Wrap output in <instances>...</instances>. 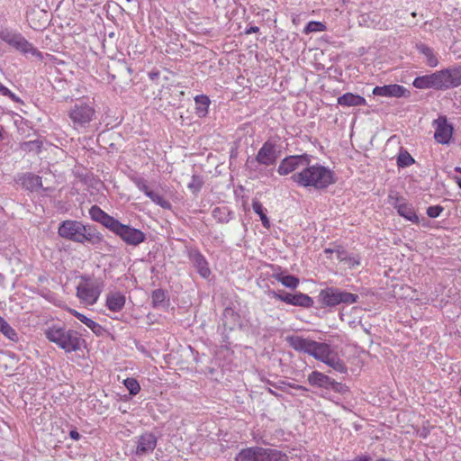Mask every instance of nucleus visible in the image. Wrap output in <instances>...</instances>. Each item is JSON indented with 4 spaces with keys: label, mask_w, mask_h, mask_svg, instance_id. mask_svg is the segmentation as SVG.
I'll use <instances>...</instances> for the list:
<instances>
[{
    "label": "nucleus",
    "mask_w": 461,
    "mask_h": 461,
    "mask_svg": "<svg viewBox=\"0 0 461 461\" xmlns=\"http://www.w3.org/2000/svg\"><path fill=\"white\" fill-rule=\"evenodd\" d=\"M290 387H293V388H295L297 390H302V391H304V392H307L308 389L303 385H292V384H289Z\"/></svg>",
    "instance_id": "nucleus-50"
},
{
    "label": "nucleus",
    "mask_w": 461,
    "mask_h": 461,
    "mask_svg": "<svg viewBox=\"0 0 461 461\" xmlns=\"http://www.w3.org/2000/svg\"><path fill=\"white\" fill-rule=\"evenodd\" d=\"M125 301V296L122 294L113 292L107 294L105 305L110 311L119 312L124 307Z\"/></svg>",
    "instance_id": "nucleus-20"
},
{
    "label": "nucleus",
    "mask_w": 461,
    "mask_h": 461,
    "mask_svg": "<svg viewBox=\"0 0 461 461\" xmlns=\"http://www.w3.org/2000/svg\"><path fill=\"white\" fill-rule=\"evenodd\" d=\"M147 196L154 203H156L157 205H159L160 207H162L164 209L171 208V203L157 192L150 190L149 193H147Z\"/></svg>",
    "instance_id": "nucleus-32"
},
{
    "label": "nucleus",
    "mask_w": 461,
    "mask_h": 461,
    "mask_svg": "<svg viewBox=\"0 0 461 461\" xmlns=\"http://www.w3.org/2000/svg\"><path fill=\"white\" fill-rule=\"evenodd\" d=\"M25 185L29 188H36L41 186V178L38 176L30 175L25 180Z\"/></svg>",
    "instance_id": "nucleus-41"
},
{
    "label": "nucleus",
    "mask_w": 461,
    "mask_h": 461,
    "mask_svg": "<svg viewBox=\"0 0 461 461\" xmlns=\"http://www.w3.org/2000/svg\"><path fill=\"white\" fill-rule=\"evenodd\" d=\"M0 93L3 95L8 96L9 98H11L14 102H20V98L18 96H16L15 94L11 92L6 86L2 85L1 83H0Z\"/></svg>",
    "instance_id": "nucleus-44"
},
{
    "label": "nucleus",
    "mask_w": 461,
    "mask_h": 461,
    "mask_svg": "<svg viewBox=\"0 0 461 461\" xmlns=\"http://www.w3.org/2000/svg\"><path fill=\"white\" fill-rule=\"evenodd\" d=\"M278 152L276 143L267 140L258 149L256 157L249 158L246 161V167L249 170L257 171L258 166L270 167L276 163Z\"/></svg>",
    "instance_id": "nucleus-6"
},
{
    "label": "nucleus",
    "mask_w": 461,
    "mask_h": 461,
    "mask_svg": "<svg viewBox=\"0 0 461 461\" xmlns=\"http://www.w3.org/2000/svg\"><path fill=\"white\" fill-rule=\"evenodd\" d=\"M268 392H269L270 393H272L273 395H276V396L277 395V394L274 392V390H272V389H270V388L268 389Z\"/></svg>",
    "instance_id": "nucleus-56"
},
{
    "label": "nucleus",
    "mask_w": 461,
    "mask_h": 461,
    "mask_svg": "<svg viewBox=\"0 0 461 461\" xmlns=\"http://www.w3.org/2000/svg\"><path fill=\"white\" fill-rule=\"evenodd\" d=\"M392 204L400 216L413 223H419V216L411 203H407L402 197H396Z\"/></svg>",
    "instance_id": "nucleus-13"
},
{
    "label": "nucleus",
    "mask_w": 461,
    "mask_h": 461,
    "mask_svg": "<svg viewBox=\"0 0 461 461\" xmlns=\"http://www.w3.org/2000/svg\"><path fill=\"white\" fill-rule=\"evenodd\" d=\"M312 161V159L308 160V166L291 176L293 182L300 187L317 191L326 189L336 182L335 173L329 167Z\"/></svg>",
    "instance_id": "nucleus-1"
},
{
    "label": "nucleus",
    "mask_w": 461,
    "mask_h": 461,
    "mask_svg": "<svg viewBox=\"0 0 461 461\" xmlns=\"http://www.w3.org/2000/svg\"><path fill=\"white\" fill-rule=\"evenodd\" d=\"M68 312L73 315L75 316L77 319H78L80 321V319L82 317L80 316H83L84 314L78 312L77 311L74 310V309H68Z\"/></svg>",
    "instance_id": "nucleus-48"
},
{
    "label": "nucleus",
    "mask_w": 461,
    "mask_h": 461,
    "mask_svg": "<svg viewBox=\"0 0 461 461\" xmlns=\"http://www.w3.org/2000/svg\"><path fill=\"white\" fill-rule=\"evenodd\" d=\"M89 215L91 219L95 221H97L104 225L105 228H107L109 230L113 225L116 219L108 213H106L104 211H103L99 206L93 205L89 209Z\"/></svg>",
    "instance_id": "nucleus-16"
},
{
    "label": "nucleus",
    "mask_w": 461,
    "mask_h": 461,
    "mask_svg": "<svg viewBox=\"0 0 461 461\" xmlns=\"http://www.w3.org/2000/svg\"><path fill=\"white\" fill-rule=\"evenodd\" d=\"M19 33L14 32L8 29H0V39L9 45H12Z\"/></svg>",
    "instance_id": "nucleus-37"
},
{
    "label": "nucleus",
    "mask_w": 461,
    "mask_h": 461,
    "mask_svg": "<svg viewBox=\"0 0 461 461\" xmlns=\"http://www.w3.org/2000/svg\"><path fill=\"white\" fill-rule=\"evenodd\" d=\"M219 220L220 221H224L225 219L221 218V217H219Z\"/></svg>",
    "instance_id": "nucleus-58"
},
{
    "label": "nucleus",
    "mask_w": 461,
    "mask_h": 461,
    "mask_svg": "<svg viewBox=\"0 0 461 461\" xmlns=\"http://www.w3.org/2000/svg\"><path fill=\"white\" fill-rule=\"evenodd\" d=\"M80 321L84 323L87 328H89L95 334L102 335L104 331V328L95 321L87 318L86 316H81Z\"/></svg>",
    "instance_id": "nucleus-33"
},
{
    "label": "nucleus",
    "mask_w": 461,
    "mask_h": 461,
    "mask_svg": "<svg viewBox=\"0 0 461 461\" xmlns=\"http://www.w3.org/2000/svg\"><path fill=\"white\" fill-rule=\"evenodd\" d=\"M192 260L198 273L203 277L207 278L210 276L211 271L210 268L208 267V263L205 260L204 257L202 254L196 252L192 254Z\"/></svg>",
    "instance_id": "nucleus-25"
},
{
    "label": "nucleus",
    "mask_w": 461,
    "mask_h": 461,
    "mask_svg": "<svg viewBox=\"0 0 461 461\" xmlns=\"http://www.w3.org/2000/svg\"><path fill=\"white\" fill-rule=\"evenodd\" d=\"M157 446V438L152 433H144L137 440L136 455L145 456L151 453Z\"/></svg>",
    "instance_id": "nucleus-15"
},
{
    "label": "nucleus",
    "mask_w": 461,
    "mask_h": 461,
    "mask_svg": "<svg viewBox=\"0 0 461 461\" xmlns=\"http://www.w3.org/2000/svg\"><path fill=\"white\" fill-rule=\"evenodd\" d=\"M438 90L457 87L461 85V67H453L436 72Z\"/></svg>",
    "instance_id": "nucleus-11"
},
{
    "label": "nucleus",
    "mask_w": 461,
    "mask_h": 461,
    "mask_svg": "<svg viewBox=\"0 0 461 461\" xmlns=\"http://www.w3.org/2000/svg\"><path fill=\"white\" fill-rule=\"evenodd\" d=\"M278 299L282 302H285L288 304H292L293 305V298H294V294H285L284 295H277Z\"/></svg>",
    "instance_id": "nucleus-46"
},
{
    "label": "nucleus",
    "mask_w": 461,
    "mask_h": 461,
    "mask_svg": "<svg viewBox=\"0 0 461 461\" xmlns=\"http://www.w3.org/2000/svg\"><path fill=\"white\" fill-rule=\"evenodd\" d=\"M1 138H3V134H2V132L0 131V139H1Z\"/></svg>",
    "instance_id": "nucleus-59"
},
{
    "label": "nucleus",
    "mask_w": 461,
    "mask_h": 461,
    "mask_svg": "<svg viewBox=\"0 0 461 461\" xmlns=\"http://www.w3.org/2000/svg\"><path fill=\"white\" fill-rule=\"evenodd\" d=\"M312 156L309 154L292 155L283 158L277 167V173L280 176H287L295 171L303 170L305 166H308V160H312Z\"/></svg>",
    "instance_id": "nucleus-10"
},
{
    "label": "nucleus",
    "mask_w": 461,
    "mask_h": 461,
    "mask_svg": "<svg viewBox=\"0 0 461 461\" xmlns=\"http://www.w3.org/2000/svg\"><path fill=\"white\" fill-rule=\"evenodd\" d=\"M235 461H287V456L276 449L252 447L241 449Z\"/></svg>",
    "instance_id": "nucleus-4"
},
{
    "label": "nucleus",
    "mask_w": 461,
    "mask_h": 461,
    "mask_svg": "<svg viewBox=\"0 0 461 461\" xmlns=\"http://www.w3.org/2000/svg\"><path fill=\"white\" fill-rule=\"evenodd\" d=\"M203 185V178L199 176L194 175L187 186L193 194H197L202 189Z\"/></svg>",
    "instance_id": "nucleus-35"
},
{
    "label": "nucleus",
    "mask_w": 461,
    "mask_h": 461,
    "mask_svg": "<svg viewBox=\"0 0 461 461\" xmlns=\"http://www.w3.org/2000/svg\"><path fill=\"white\" fill-rule=\"evenodd\" d=\"M338 257L341 261L348 262L349 267H352V268L360 264L358 258L348 257L345 253H339Z\"/></svg>",
    "instance_id": "nucleus-42"
},
{
    "label": "nucleus",
    "mask_w": 461,
    "mask_h": 461,
    "mask_svg": "<svg viewBox=\"0 0 461 461\" xmlns=\"http://www.w3.org/2000/svg\"><path fill=\"white\" fill-rule=\"evenodd\" d=\"M416 50L424 56L428 66L435 68L438 65V59L430 47L420 42L416 44Z\"/></svg>",
    "instance_id": "nucleus-23"
},
{
    "label": "nucleus",
    "mask_w": 461,
    "mask_h": 461,
    "mask_svg": "<svg viewBox=\"0 0 461 461\" xmlns=\"http://www.w3.org/2000/svg\"><path fill=\"white\" fill-rule=\"evenodd\" d=\"M455 171L461 173V167H455Z\"/></svg>",
    "instance_id": "nucleus-55"
},
{
    "label": "nucleus",
    "mask_w": 461,
    "mask_h": 461,
    "mask_svg": "<svg viewBox=\"0 0 461 461\" xmlns=\"http://www.w3.org/2000/svg\"><path fill=\"white\" fill-rule=\"evenodd\" d=\"M308 383L312 386L329 388L335 384V381L319 371H313L308 375Z\"/></svg>",
    "instance_id": "nucleus-19"
},
{
    "label": "nucleus",
    "mask_w": 461,
    "mask_h": 461,
    "mask_svg": "<svg viewBox=\"0 0 461 461\" xmlns=\"http://www.w3.org/2000/svg\"><path fill=\"white\" fill-rule=\"evenodd\" d=\"M318 298L323 306L334 307L340 303L352 304L357 301L358 295L337 287H327L320 292Z\"/></svg>",
    "instance_id": "nucleus-7"
},
{
    "label": "nucleus",
    "mask_w": 461,
    "mask_h": 461,
    "mask_svg": "<svg viewBox=\"0 0 461 461\" xmlns=\"http://www.w3.org/2000/svg\"><path fill=\"white\" fill-rule=\"evenodd\" d=\"M44 334L50 342L55 343L67 353L79 350L84 342L76 330L61 325L53 324L48 327Z\"/></svg>",
    "instance_id": "nucleus-2"
},
{
    "label": "nucleus",
    "mask_w": 461,
    "mask_h": 461,
    "mask_svg": "<svg viewBox=\"0 0 461 461\" xmlns=\"http://www.w3.org/2000/svg\"><path fill=\"white\" fill-rule=\"evenodd\" d=\"M218 212H221V209L220 208H215L213 211H212V214L215 218H217V213Z\"/></svg>",
    "instance_id": "nucleus-52"
},
{
    "label": "nucleus",
    "mask_w": 461,
    "mask_h": 461,
    "mask_svg": "<svg viewBox=\"0 0 461 461\" xmlns=\"http://www.w3.org/2000/svg\"><path fill=\"white\" fill-rule=\"evenodd\" d=\"M281 384H285V383L284 381H281V382H279V384H275V387L283 389Z\"/></svg>",
    "instance_id": "nucleus-53"
},
{
    "label": "nucleus",
    "mask_w": 461,
    "mask_h": 461,
    "mask_svg": "<svg viewBox=\"0 0 461 461\" xmlns=\"http://www.w3.org/2000/svg\"><path fill=\"white\" fill-rule=\"evenodd\" d=\"M442 212H443V207L440 206V205L429 206L427 209V214L430 218H437V217H438Z\"/></svg>",
    "instance_id": "nucleus-43"
},
{
    "label": "nucleus",
    "mask_w": 461,
    "mask_h": 461,
    "mask_svg": "<svg viewBox=\"0 0 461 461\" xmlns=\"http://www.w3.org/2000/svg\"><path fill=\"white\" fill-rule=\"evenodd\" d=\"M194 100L196 104V113L200 117L205 116L210 104L209 98L206 95H197Z\"/></svg>",
    "instance_id": "nucleus-29"
},
{
    "label": "nucleus",
    "mask_w": 461,
    "mask_h": 461,
    "mask_svg": "<svg viewBox=\"0 0 461 461\" xmlns=\"http://www.w3.org/2000/svg\"><path fill=\"white\" fill-rule=\"evenodd\" d=\"M123 384L131 395H136L140 390L138 381L134 378H126Z\"/></svg>",
    "instance_id": "nucleus-38"
},
{
    "label": "nucleus",
    "mask_w": 461,
    "mask_h": 461,
    "mask_svg": "<svg viewBox=\"0 0 461 461\" xmlns=\"http://www.w3.org/2000/svg\"><path fill=\"white\" fill-rule=\"evenodd\" d=\"M69 436L74 440H78L81 437L80 434L75 429H73L69 432Z\"/></svg>",
    "instance_id": "nucleus-47"
},
{
    "label": "nucleus",
    "mask_w": 461,
    "mask_h": 461,
    "mask_svg": "<svg viewBox=\"0 0 461 461\" xmlns=\"http://www.w3.org/2000/svg\"><path fill=\"white\" fill-rule=\"evenodd\" d=\"M330 350L331 348L329 344L314 341L310 355L322 362Z\"/></svg>",
    "instance_id": "nucleus-26"
},
{
    "label": "nucleus",
    "mask_w": 461,
    "mask_h": 461,
    "mask_svg": "<svg viewBox=\"0 0 461 461\" xmlns=\"http://www.w3.org/2000/svg\"><path fill=\"white\" fill-rule=\"evenodd\" d=\"M58 233L60 237L77 243L95 242L100 240L97 233L89 226L72 220L64 221L59 225Z\"/></svg>",
    "instance_id": "nucleus-3"
},
{
    "label": "nucleus",
    "mask_w": 461,
    "mask_h": 461,
    "mask_svg": "<svg viewBox=\"0 0 461 461\" xmlns=\"http://www.w3.org/2000/svg\"><path fill=\"white\" fill-rule=\"evenodd\" d=\"M259 31V28L257 26H251L249 29L246 30L247 34L258 32Z\"/></svg>",
    "instance_id": "nucleus-49"
},
{
    "label": "nucleus",
    "mask_w": 461,
    "mask_h": 461,
    "mask_svg": "<svg viewBox=\"0 0 461 461\" xmlns=\"http://www.w3.org/2000/svg\"><path fill=\"white\" fill-rule=\"evenodd\" d=\"M435 126L434 139L440 144H448L453 135V127L447 122V118L439 116L433 122Z\"/></svg>",
    "instance_id": "nucleus-12"
},
{
    "label": "nucleus",
    "mask_w": 461,
    "mask_h": 461,
    "mask_svg": "<svg viewBox=\"0 0 461 461\" xmlns=\"http://www.w3.org/2000/svg\"><path fill=\"white\" fill-rule=\"evenodd\" d=\"M252 209L257 213L262 221V224L265 228L270 227V221L266 214V209L263 207L262 203L258 200L252 201Z\"/></svg>",
    "instance_id": "nucleus-28"
},
{
    "label": "nucleus",
    "mask_w": 461,
    "mask_h": 461,
    "mask_svg": "<svg viewBox=\"0 0 461 461\" xmlns=\"http://www.w3.org/2000/svg\"><path fill=\"white\" fill-rule=\"evenodd\" d=\"M224 325L228 326L230 330L234 328L239 322V315L231 308H226L223 312Z\"/></svg>",
    "instance_id": "nucleus-30"
},
{
    "label": "nucleus",
    "mask_w": 461,
    "mask_h": 461,
    "mask_svg": "<svg viewBox=\"0 0 461 461\" xmlns=\"http://www.w3.org/2000/svg\"><path fill=\"white\" fill-rule=\"evenodd\" d=\"M335 371L339 373H346L347 367L344 362L339 357L338 354L331 349L330 352L327 355L325 359L322 361Z\"/></svg>",
    "instance_id": "nucleus-24"
},
{
    "label": "nucleus",
    "mask_w": 461,
    "mask_h": 461,
    "mask_svg": "<svg viewBox=\"0 0 461 461\" xmlns=\"http://www.w3.org/2000/svg\"><path fill=\"white\" fill-rule=\"evenodd\" d=\"M338 104L341 106H363L366 104V99L353 93H346L339 96L337 100Z\"/></svg>",
    "instance_id": "nucleus-21"
},
{
    "label": "nucleus",
    "mask_w": 461,
    "mask_h": 461,
    "mask_svg": "<svg viewBox=\"0 0 461 461\" xmlns=\"http://www.w3.org/2000/svg\"><path fill=\"white\" fill-rule=\"evenodd\" d=\"M414 163V158L407 152H402L399 154L397 158V165L400 167H405L412 165Z\"/></svg>",
    "instance_id": "nucleus-36"
},
{
    "label": "nucleus",
    "mask_w": 461,
    "mask_h": 461,
    "mask_svg": "<svg viewBox=\"0 0 461 461\" xmlns=\"http://www.w3.org/2000/svg\"><path fill=\"white\" fill-rule=\"evenodd\" d=\"M376 461H389V460H387V459H384V458H381V459H379V460H376Z\"/></svg>",
    "instance_id": "nucleus-57"
},
{
    "label": "nucleus",
    "mask_w": 461,
    "mask_h": 461,
    "mask_svg": "<svg viewBox=\"0 0 461 461\" xmlns=\"http://www.w3.org/2000/svg\"><path fill=\"white\" fill-rule=\"evenodd\" d=\"M110 231L120 237L129 246L137 247L146 240V234L139 229L122 224L117 219Z\"/></svg>",
    "instance_id": "nucleus-9"
},
{
    "label": "nucleus",
    "mask_w": 461,
    "mask_h": 461,
    "mask_svg": "<svg viewBox=\"0 0 461 461\" xmlns=\"http://www.w3.org/2000/svg\"><path fill=\"white\" fill-rule=\"evenodd\" d=\"M166 297H167L166 294L163 290L157 289V290L153 291L151 298H152V303H153L154 306H158V305L161 304L166 300Z\"/></svg>",
    "instance_id": "nucleus-40"
},
{
    "label": "nucleus",
    "mask_w": 461,
    "mask_h": 461,
    "mask_svg": "<svg viewBox=\"0 0 461 461\" xmlns=\"http://www.w3.org/2000/svg\"><path fill=\"white\" fill-rule=\"evenodd\" d=\"M135 185L138 187V189L140 191L143 192L146 195H147V193H149L150 191V189L147 184V181L142 178L137 179L135 181Z\"/></svg>",
    "instance_id": "nucleus-45"
},
{
    "label": "nucleus",
    "mask_w": 461,
    "mask_h": 461,
    "mask_svg": "<svg viewBox=\"0 0 461 461\" xmlns=\"http://www.w3.org/2000/svg\"><path fill=\"white\" fill-rule=\"evenodd\" d=\"M0 332H2L7 339L12 341L18 340L17 332L7 323V321H5L3 326L0 327Z\"/></svg>",
    "instance_id": "nucleus-34"
},
{
    "label": "nucleus",
    "mask_w": 461,
    "mask_h": 461,
    "mask_svg": "<svg viewBox=\"0 0 461 461\" xmlns=\"http://www.w3.org/2000/svg\"><path fill=\"white\" fill-rule=\"evenodd\" d=\"M95 115L94 106L84 101L76 103L68 112L75 129L86 127L93 121Z\"/></svg>",
    "instance_id": "nucleus-8"
},
{
    "label": "nucleus",
    "mask_w": 461,
    "mask_h": 461,
    "mask_svg": "<svg viewBox=\"0 0 461 461\" xmlns=\"http://www.w3.org/2000/svg\"><path fill=\"white\" fill-rule=\"evenodd\" d=\"M325 25L320 22H310L305 26L303 32L308 34L313 32H323L325 30Z\"/></svg>",
    "instance_id": "nucleus-39"
},
{
    "label": "nucleus",
    "mask_w": 461,
    "mask_h": 461,
    "mask_svg": "<svg viewBox=\"0 0 461 461\" xmlns=\"http://www.w3.org/2000/svg\"><path fill=\"white\" fill-rule=\"evenodd\" d=\"M373 95L377 96L399 98L409 95L410 91L402 86L393 84L385 85L383 86H375L373 89Z\"/></svg>",
    "instance_id": "nucleus-14"
},
{
    "label": "nucleus",
    "mask_w": 461,
    "mask_h": 461,
    "mask_svg": "<svg viewBox=\"0 0 461 461\" xmlns=\"http://www.w3.org/2000/svg\"><path fill=\"white\" fill-rule=\"evenodd\" d=\"M413 86L419 89L434 88L438 89L436 72L430 75L418 77L412 83Z\"/></svg>",
    "instance_id": "nucleus-22"
},
{
    "label": "nucleus",
    "mask_w": 461,
    "mask_h": 461,
    "mask_svg": "<svg viewBox=\"0 0 461 461\" xmlns=\"http://www.w3.org/2000/svg\"><path fill=\"white\" fill-rule=\"evenodd\" d=\"M275 279L280 282L284 286L294 289L299 285V279L294 276L291 275H284V274H276L275 275Z\"/></svg>",
    "instance_id": "nucleus-27"
},
{
    "label": "nucleus",
    "mask_w": 461,
    "mask_h": 461,
    "mask_svg": "<svg viewBox=\"0 0 461 461\" xmlns=\"http://www.w3.org/2000/svg\"><path fill=\"white\" fill-rule=\"evenodd\" d=\"M11 46L24 54H32V56L41 58V53L20 33Z\"/></svg>",
    "instance_id": "nucleus-18"
},
{
    "label": "nucleus",
    "mask_w": 461,
    "mask_h": 461,
    "mask_svg": "<svg viewBox=\"0 0 461 461\" xmlns=\"http://www.w3.org/2000/svg\"><path fill=\"white\" fill-rule=\"evenodd\" d=\"M5 322V320L0 316V327Z\"/></svg>",
    "instance_id": "nucleus-54"
},
{
    "label": "nucleus",
    "mask_w": 461,
    "mask_h": 461,
    "mask_svg": "<svg viewBox=\"0 0 461 461\" xmlns=\"http://www.w3.org/2000/svg\"><path fill=\"white\" fill-rule=\"evenodd\" d=\"M286 341L294 350L304 352L309 355L314 343V340L297 335L286 337Z\"/></svg>",
    "instance_id": "nucleus-17"
},
{
    "label": "nucleus",
    "mask_w": 461,
    "mask_h": 461,
    "mask_svg": "<svg viewBox=\"0 0 461 461\" xmlns=\"http://www.w3.org/2000/svg\"><path fill=\"white\" fill-rule=\"evenodd\" d=\"M103 288L102 281L83 276L77 286V297L86 305H94L98 301Z\"/></svg>",
    "instance_id": "nucleus-5"
},
{
    "label": "nucleus",
    "mask_w": 461,
    "mask_h": 461,
    "mask_svg": "<svg viewBox=\"0 0 461 461\" xmlns=\"http://www.w3.org/2000/svg\"><path fill=\"white\" fill-rule=\"evenodd\" d=\"M453 179L457 184L458 187L461 189V178L459 176H453Z\"/></svg>",
    "instance_id": "nucleus-51"
},
{
    "label": "nucleus",
    "mask_w": 461,
    "mask_h": 461,
    "mask_svg": "<svg viewBox=\"0 0 461 461\" xmlns=\"http://www.w3.org/2000/svg\"><path fill=\"white\" fill-rule=\"evenodd\" d=\"M293 305L310 308L313 305V300L307 294L297 293L294 294Z\"/></svg>",
    "instance_id": "nucleus-31"
}]
</instances>
